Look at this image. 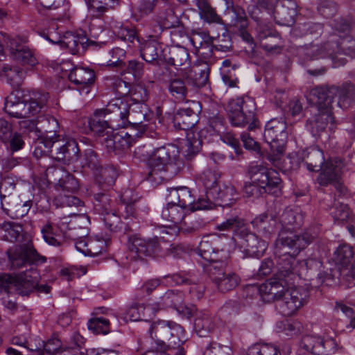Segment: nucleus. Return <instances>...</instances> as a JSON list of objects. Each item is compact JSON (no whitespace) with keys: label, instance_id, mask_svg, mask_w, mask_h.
<instances>
[{"label":"nucleus","instance_id":"f257e3e1","mask_svg":"<svg viewBox=\"0 0 355 355\" xmlns=\"http://www.w3.org/2000/svg\"><path fill=\"white\" fill-rule=\"evenodd\" d=\"M232 242L224 234H213L203 236L198 246L199 255L211 262L208 267L209 277L221 292L234 289L240 282L236 273L225 269L232 252Z\"/></svg>","mask_w":355,"mask_h":355},{"label":"nucleus","instance_id":"f03ea898","mask_svg":"<svg viewBox=\"0 0 355 355\" xmlns=\"http://www.w3.org/2000/svg\"><path fill=\"white\" fill-rule=\"evenodd\" d=\"M317 234L309 230L298 234L291 232L282 231L275 243V254L283 259L284 263H291L290 273L295 274L297 278L312 280L319 277L322 262L313 258L302 261L294 256L313 241Z\"/></svg>","mask_w":355,"mask_h":355},{"label":"nucleus","instance_id":"7ed1b4c3","mask_svg":"<svg viewBox=\"0 0 355 355\" xmlns=\"http://www.w3.org/2000/svg\"><path fill=\"white\" fill-rule=\"evenodd\" d=\"M144 105L138 102H132L130 98H118L108 103L101 113L112 115L111 121H118L116 126L123 128H131L138 130V133L144 132L146 125L143 123L145 114L143 112Z\"/></svg>","mask_w":355,"mask_h":355},{"label":"nucleus","instance_id":"20e7f679","mask_svg":"<svg viewBox=\"0 0 355 355\" xmlns=\"http://www.w3.org/2000/svg\"><path fill=\"white\" fill-rule=\"evenodd\" d=\"M302 161L310 171H318L322 169L318 178L320 185L335 184L340 185L339 181L343 173V164L340 159H334L327 162L323 168L324 157L323 152L316 147H310L302 151Z\"/></svg>","mask_w":355,"mask_h":355},{"label":"nucleus","instance_id":"39448f33","mask_svg":"<svg viewBox=\"0 0 355 355\" xmlns=\"http://www.w3.org/2000/svg\"><path fill=\"white\" fill-rule=\"evenodd\" d=\"M327 90L322 87L312 89L309 94L310 101L318 107V113L307 121L306 128L313 136L318 137L326 128L332 131L336 128L331 112V100L327 96Z\"/></svg>","mask_w":355,"mask_h":355},{"label":"nucleus","instance_id":"423d86ee","mask_svg":"<svg viewBox=\"0 0 355 355\" xmlns=\"http://www.w3.org/2000/svg\"><path fill=\"white\" fill-rule=\"evenodd\" d=\"M40 278L39 272L31 266L28 270L17 275H0V286L7 293L17 292L21 295H27L35 289L41 293H49L50 286L46 284L39 285Z\"/></svg>","mask_w":355,"mask_h":355},{"label":"nucleus","instance_id":"0eeeda50","mask_svg":"<svg viewBox=\"0 0 355 355\" xmlns=\"http://www.w3.org/2000/svg\"><path fill=\"white\" fill-rule=\"evenodd\" d=\"M150 338L144 341V346L148 344L165 347H180L185 340L184 331L178 324L172 321L161 320L153 324L149 329Z\"/></svg>","mask_w":355,"mask_h":355},{"label":"nucleus","instance_id":"6e6552de","mask_svg":"<svg viewBox=\"0 0 355 355\" xmlns=\"http://www.w3.org/2000/svg\"><path fill=\"white\" fill-rule=\"evenodd\" d=\"M178 150L174 146L162 147L150 155L145 150V147L139 148L135 154L141 159L148 160L150 171L148 176L150 180L159 182L164 179L163 174L176 164Z\"/></svg>","mask_w":355,"mask_h":355},{"label":"nucleus","instance_id":"1a4fd4ad","mask_svg":"<svg viewBox=\"0 0 355 355\" xmlns=\"http://www.w3.org/2000/svg\"><path fill=\"white\" fill-rule=\"evenodd\" d=\"M278 272L275 277L266 281L259 286H252L251 288L258 292L263 298L267 300H275L278 302L290 284L295 281V274L290 273L291 263H284L283 259L279 257Z\"/></svg>","mask_w":355,"mask_h":355},{"label":"nucleus","instance_id":"9d476101","mask_svg":"<svg viewBox=\"0 0 355 355\" xmlns=\"http://www.w3.org/2000/svg\"><path fill=\"white\" fill-rule=\"evenodd\" d=\"M47 99L48 94L42 93L34 94L28 101H23L12 93L5 99L4 110L12 117L31 118L40 112Z\"/></svg>","mask_w":355,"mask_h":355},{"label":"nucleus","instance_id":"9b49d317","mask_svg":"<svg viewBox=\"0 0 355 355\" xmlns=\"http://www.w3.org/2000/svg\"><path fill=\"white\" fill-rule=\"evenodd\" d=\"M255 110L254 100L248 96L232 98L227 105V111L232 125L245 127L248 125L250 130H254L257 126Z\"/></svg>","mask_w":355,"mask_h":355},{"label":"nucleus","instance_id":"f8f14e48","mask_svg":"<svg viewBox=\"0 0 355 355\" xmlns=\"http://www.w3.org/2000/svg\"><path fill=\"white\" fill-rule=\"evenodd\" d=\"M309 297L308 291L303 287H291L276 302L278 312L284 316H291L302 307Z\"/></svg>","mask_w":355,"mask_h":355},{"label":"nucleus","instance_id":"ddd939ff","mask_svg":"<svg viewBox=\"0 0 355 355\" xmlns=\"http://www.w3.org/2000/svg\"><path fill=\"white\" fill-rule=\"evenodd\" d=\"M251 182L260 185L268 193H277L280 189L281 180L277 171L263 164H252L248 168Z\"/></svg>","mask_w":355,"mask_h":355},{"label":"nucleus","instance_id":"4468645a","mask_svg":"<svg viewBox=\"0 0 355 355\" xmlns=\"http://www.w3.org/2000/svg\"><path fill=\"white\" fill-rule=\"evenodd\" d=\"M168 191V194L166 198L168 202H174L190 211L207 209L211 207V202H209V200L198 198L196 201L191 191L186 187L170 188Z\"/></svg>","mask_w":355,"mask_h":355},{"label":"nucleus","instance_id":"2eb2a0df","mask_svg":"<svg viewBox=\"0 0 355 355\" xmlns=\"http://www.w3.org/2000/svg\"><path fill=\"white\" fill-rule=\"evenodd\" d=\"M228 239L233 242L232 252L237 245L238 248L251 257H261L267 249V243L259 239L257 236L250 232L246 227L241 232L239 238H230L224 234Z\"/></svg>","mask_w":355,"mask_h":355},{"label":"nucleus","instance_id":"dca6fc26","mask_svg":"<svg viewBox=\"0 0 355 355\" xmlns=\"http://www.w3.org/2000/svg\"><path fill=\"white\" fill-rule=\"evenodd\" d=\"M160 248V245L156 241H146L137 236H132L128 239L125 258L130 261L143 259L146 256L158 252Z\"/></svg>","mask_w":355,"mask_h":355},{"label":"nucleus","instance_id":"f3484780","mask_svg":"<svg viewBox=\"0 0 355 355\" xmlns=\"http://www.w3.org/2000/svg\"><path fill=\"white\" fill-rule=\"evenodd\" d=\"M286 123L280 119H272L266 125L263 133L265 141L278 153H282L284 145L287 137L285 132Z\"/></svg>","mask_w":355,"mask_h":355},{"label":"nucleus","instance_id":"a211bd4d","mask_svg":"<svg viewBox=\"0 0 355 355\" xmlns=\"http://www.w3.org/2000/svg\"><path fill=\"white\" fill-rule=\"evenodd\" d=\"M46 176L50 180L55 183L57 191L65 193H74L78 189V182L69 174L60 167H49L46 169Z\"/></svg>","mask_w":355,"mask_h":355},{"label":"nucleus","instance_id":"6ab92c4d","mask_svg":"<svg viewBox=\"0 0 355 355\" xmlns=\"http://www.w3.org/2000/svg\"><path fill=\"white\" fill-rule=\"evenodd\" d=\"M1 205L3 211L10 217L20 218L26 216L32 206L30 200H22L18 196L1 195Z\"/></svg>","mask_w":355,"mask_h":355},{"label":"nucleus","instance_id":"aec40b11","mask_svg":"<svg viewBox=\"0 0 355 355\" xmlns=\"http://www.w3.org/2000/svg\"><path fill=\"white\" fill-rule=\"evenodd\" d=\"M139 133L136 132L134 135L128 132L121 131L110 135V137H105L104 146L108 152H113L116 155L125 153L135 142V137H138Z\"/></svg>","mask_w":355,"mask_h":355},{"label":"nucleus","instance_id":"412c9836","mask_svg":"<svg viewBox=\"0 0 355 355\" xmlns=\"http://www.w3.org/2000/svg\"><path fill=\"white\" fill-rule=\"evenodd\" d=\"M300 346L315 355H326L335 352L336 343L333 339L324 340L317 336H305Z\"/></svg>","mask_w":355,"mask_h":355},{"label":"nucleus","instance_id":"4be33fe9","mask_svg":"<svg viewBox=\"0 0 355 355\" xmlns=\"http://www.w3.org/2000/svg\"><path fill=\"white\" fill-rule=\"evenodd\" d=\"M9 259L12 268H20L25 266L27 263H43L46 260L45 257L39 254L31 245H26L21 249L20 253H15L10 255Z\"/></svg>","mask_w":355,"mask_h":355},{"label":"nucleus","instance_id":"5701e85b","mask_svg":"<svg viewBox=\"0 0 355 355\" xmlns=\"http://www.w3.org/2000/svg\"><path fill=\"white\" fill-rule=\"evenodd\" d=\"M58 141L57 139L45 144L47 148H51V153L55 159L69 163L77 158V145L74 141L67 142L62 146L56 144Z\"/></svg>","mask_w":355,"mask_h":355},{"label":"nucleus","instance_id":"b1692460","mask_svg":"<svg viewBox=\"0 0 355 355\" xmlns=\"http://www.w3.org/2000/svg\"><path fill=\"white\" fill-rule=\"evenodd\" d=\"M69 78L79 86L78 89L81 93L88 94L89 87L94 81L95 74L92 69L76 67L70 71Z\"/></svg>","mask_w":355,"mask_h":355},{"label":"nucleus","instance_id":"393cba45","mask_svg":"<svg viewBox=\"0 0 355 355\" xmlns=\"http://www.w3.org/2000/svg\"><path fill=\"white\" fill-rule=\"evenodd\" d=\"M324 88L327 90V96L331 98V103L334 96H338V105L341 108H347L355 100V87L353 85L346 84L340 88L336 87H324Z\"/></svg>","mask_w":355,"mask_h":355},{"label":"nucleus","instance_id":"a878e982","mask_svg":"<svg viewBox=\"0 0 355 355\" xmlns=\"http://www.w3.org/2000/svg\"><path fill=\"white\" fill-rule=\"evenodd\" d=\"M189 211V209L182 206L168 202L166 206L163 208L161 216L164 220L170 223L169 225H174L180 230Z\"/></svg>","mask_w":355,"mask_h":355},{"label":"nucleus","instance_id":"bb28decb","mask_svg":"<svg viewBox=\"0 0 355 355\" xmlns=\"http://www.w3.org/2000/svg\"><path fill=\"white\" fill-rule=\"evenodd\" d=\"M196 113L191 108H180L173 119L174 127L178 130H189L198 122Z\"/></svg>","mask_w":355,"mask_h":355},{"label":"nucleus","instance_id":"cd10ccee","mask_svg":"<svg viewBox=\"0 0 355 355\" xmlns=\"http://www.w3.org/2000/svg\"><path fill=\"white\" fill-rule=\"evenodd\" d=\"M116 92L119 95L124 96L123 98H130L132 102H138L141 103L145 102L148 97V90L142 85H137L132 88L130 92L131 96H126L130 92L126 86V83L122 80H117L114 83Z\"/></svg>","mask_w":355,"mask_h":355},{"label":"nucleus","instance_id":"c85d7f7f","mask_svg":"<svg viewBox=\"0 0 355 355\" xmlns=\"http://www.w3.org/2000/svg\"><path fill=\"white\" fill-rule=\"evenodd\" d=\"M216 327V318L207 311L200 312L194 321V329L200 337H206Z\"/></svg>","mask_w":355,"mask_h":355},{"label":"nucleus","instance_id":"c756f323","mask_svg":"<svg viewBox=\"0 0 355 355\" xmlns=\"http://www.w3.org/2000/svg\"><path fill=\"white\" fill-rule=\"evenodd\" d=\"M277 212L276 209L270 207L265 213L257 216L252 224L254 227L260 232L270 233L274 230L277 225Z\"/></svg>","mask_w":355,"mask_h":355},{"label":"nucleus","instance_id":"7c9ffc66","mask_svg":"<svg viewBox=\"0 0 355 355\" xmlns=\"http://www.w3.org/2000/svg\"><path fill=\"white\" fill-rule=\"evenodd\" d=\"M275 13L284 24H293L297 15L296 3L292 0H281L275 6Z\"/></svg>","mask_w":355,"mask_h":355},{"label":"nucleus","instance_id":"2f4dec72","mask_svg":"<svg viewBox=\"0 0 355 355\" xmlns=\"http://www.w3.org/2000/svg\"><path fill=\"white\" fill-rule=\"evenodd\" d=\"M103 110H102L103 111ZM100 111L96 112V116L90 122L89 125L91 128V130L98 135L101 137H102V144L104 146V139L105 137H110V135L114 133V130L113 125H110L108 123V121L110 122H114V121L110 120V117L108 118L107 120L105 119H98V116H103L105 117L107 114H105V116L103 114V113L101 112ZM112 117V115L111 116V118Z\"/></svg>","mask_w":355,"mask_h":355},{"label":"nucleus","instance_id":"473e14b6","mask_svg":"<svg viewBox=\"0 0 355 355\" xmlns=\"http://www.w3.org/2000/svg\"><path fill=\"white\" fill-rule=\"evenodd\" d=\"M347 43H354V42L350 40L348 37L345 38L340 43L339 46H336L338 49L336 52L330 51V50H329L327 53V54L332 59L334 67H337L345 64L346 59L341 56L343 55H348L350 57H355V46L347 45Z\"/></svg>","mask_w":355,"mask_h":355},{"label":"nucleus","instance_id":"72a5a7b5","mask_svg":"<svg viewBox=\"0 0 355 355\" xmlns=\"http://www.w3.org/2000/svg\"><path fill=\"white\" fill-rule=\"evenodd\" d=\"M46 39L54 44H59L62 48L69 50L71 54H76L79 51L80 47L83 48L86 42V38L83 36L77 35L73 33H67L61 40L54 41L49 36Z\"/></svg>","mask_w":355,"mask_h":355},{"label":"nucleus","instance_id":"f704fd0d","mask_svg":"<svg viewBox=\"0 0 355 355\" xmlns=\"http://www.w3.org/2000/svg\"><path fill=\"white\" fill-rule=\"evenodd\" d=\"M219 200L224 206L232 205L239 198V194L234 186L231 184H223L218 187L215 191H211L209 199Z\"/></svg>","mask_w":355,"mask_h":355},{"label":"nucleus","instance_id":"c9c22d12","mask_svg":"<svg viewBox=\"0 0 355 355\" xmlns=\"http://www.w3.org/2000/svg\"><path fill=\"white\" fill-rule=\"evenodd\" d=\"M83 168H89L93 171H96L95 175L102 178L106 179L107 175L111 171L107 168H102L99 166V161L96 154L92 150L85 152L83 161L81 162Z\"/></svg>","mask_w":355,"mask_h":355},{"label":"nucleus","instance_id":"e433bc0d","mask_svg":"<svg viewBox=\"0 0 355 355\" xmlns=\"http://www.w3.org/2000/svg\"><path fill=\"white\" fill-rule=\"evenodd\" d=\"M182 302L183 295L182 293L168 291L155 302L159 311H161L169 308L175 309Z\"/></svg>","mask_w":355,"mask_h":355},{"label":"nucleus","instance_id":"4c0bfd02","mask_svg":"<svg viewBox=\"0 0 355 355\" xmlns=\"http://www.w3.org/2000/svg\"><path fill=\"white\" fill-rule=\"evenodd\" d=\"M245 228L244 220L237 216H231L216 226V230L220 232L233 231L234 234V238H239L241 232Z\"/></svg>","mask_w":355,"mask_h":355},{"label":"nucleus","instance_id":"58836bf2","mask_svg":"<svg viewBox=\"0 0 355 355\" xmlns=\"http://www.w3.org/2000/svg\"><path fill=\"white\" fill-rule=\"evenodd\" d=\"M142 58L147 62L156 60L162 53L160 44L154 40H150L142 44L140 49Z\"/></svg>","mask_w":355,"mask_h":355},{"label":"nucleus","instance_id":"ea45409f","mask_svg":"<svg viewBox=\"0 0 355 355\" xmlns=\"http://www.w3.org/2000/svg\"><path fill=\"white\" fill-rule=\"evenodd\" d=\"M196 6L199 10V15L207 23L221 24L222 19L216 13L215 9L205 0H196Z\"/></svg>","mask_w":355,"mask_h":355},{"label":"nucleus","instance_id":"a19ab883","mask_svg":"<svg viewBox=\"0 0 355 355\" xmlns=\"http://www.w3.org/2000/svg\"><path fill=\"white\" fill-rule=\"evenodd\" d=\"M168 62L175 67L189 65V55L187 49L182 46H174L170 49Z\"/></svg>","mask_w":355,"mask_h":355},{"label":"nucleus","instance_id":"79ce46f5","mask_svg":"<svg viewBox=\"0 0 355 355\" xmlns=\"http://www.w3.org/2000/svg\"><path fill=\"white\" fill-rule=\"evenodd\" d=\"M13 58L24 65L35 66L38 61L34 53L26 46H17L12 53Z\"/></svg>","mask_w":355,"mask_h":355},{"label":"nucleus","instance_id":"37998d69","mask_svg":"<svg viewBox=\"0 0 355 355\" xmlns=\"http://www.w3.org/2000/svg\"><path fill=\"white\" fill-rule=\"evenodd\" d=\"M186 131V140L183 148L187 153V156L190 157L199 151L202 146V140L199 132L193 130L191 128Z\"/></svg>","mask_w":355,"mask_h":355},{"label":"nucleus","instance_id":"c03bdc74","mask_svg":"<svg viewBox=\"0 0 355 355\" xmlns=\"http://www.w3.org/2000/svg\"><path fill=\"white\" fill-rule=\"evenodd\" d=\"M38 123L40 124V128L46 133L45 139L49 140V143L59 137L56 134L59 129V123L55 117L51 116L42 117Z\"/></svg>","mask_w":355,"mask_h":355},{"label":"nucleus","instance_id":"a18cd8bd","mask_svg":"<svg viewBox=\"0 0 355 355\" xmlns=\"http://www.w3.org/2000/svg\"><path fill=\"white\" fill-rule=\"evenodd\" d=\"M218 174L210 169L204 171L200 175V180L203 184L207 191V200H209V197L211 195V191H215L218 187Z\"/></svg>","mask_w":355,"mask_h":355},{"label":"nucleus","instance_id":"49530a36","mask_svg":"<svg viewBox=\"0 0 355 355\" xmlns=\"http://www.w3.org/2000/svg\"><path fill=\"white\" fill-rule=\"evenodd\" d=\"M1 230L5 232L3 236V239L10 242L17 241L21 236L23 232V227L21 225L11 222L3 223Z\"/></svg>","mask_w":355,"mask_h":355},{"label":"nucleus","instance_id":"de8ad7c7","mask_svg":"<svg viewBox=\"0 0 355 355\" xmlns=\"http://www.w3.org/2000/svg\"><path fill=\"white\" fill-rule=\"evenodd\" d=\"M1 76L8 83L14 87L19 86L24 78L23 71L18 67L5 66L3 68Z\"/></svg>","mask_w":355,"mask_h":355},{"label":"nucleus","instance_id":"09e8293b","mask_svg":"<svg viewBox=\"0 0 355 355\" xmlns=\"http://www.w3.org/2000/svg\"><path fill=\"white\" fill-rule=\"evenodd\" d=\"M171 94L178 101H184L187 94L184 81L180 78L171 79L168 85Z\"/></svg>","mask_w":355,"mask_h":355},{"label":"nucleus","instance_id":"8fccbe9b","mask_svg":"<svg viewBox=\"0 0 355 355\" xmlns=\"http://www.w3.org/2000/svg\"><path fill=\"white\" fill-rule=\"evenodd\" d=\"M41 231L43 239L48 244L53 246L60 245L62 236L56 227H54L51 224H46Z\"/></svg>","mask_w":355,"mask_h":355},{"label":"nucleus","instance_id":"3c124183","mask_svg":"<svg viewBox=\"0 0 355 355\" xmlns=\"http://www.w3.org/2000/svg\"><path fill=\"white\" fill-rule=\"evenodd\" d=\"M111 28L114 34H116L121 40L133 42L135 40L139 42V40L136 37L135 31L132 28L124 26L120 23L115 22L111 25Z\"/></svg>","mask_w":355,"mask_h":355},{"label":"nucleus","instance_id":"603ef678","mask_svg":"<svg viewBox=\"0 0 355 355\" xmlns=\"http://www.w3.org/2000/svg\"><path fill=\"white\" fill-rule=\"evenodd\" d=\"M302 220V216L292 209H286L283 214L281 215L279 218V222L284 227V228L280 231L281 233L282 231L291 232V230L288 228L286 229V226L293 225L294 224L300 225V223ZM293 232V231H291ZM294 233V232H293ZM295 234H296L295 232ZM280 234H279V235Z\"/></svg>","mask_w":355,"mask_h":355},{"label":"nucleus","instance_id":"864d4df0","mask_svg":"<svg viewBox=\"0 0 355 355\" xmlns=\"http://www.w3.org/2000/svg\"><path fill=\"white\" fill-rule=\"evenodd\" d=\"M279 352L275 346L265 343H256L250 346L247 355H279Z\"/></svg>","mask_w":355,"mask_h":355},{"label":"nucleus","instance_id":"5fc2aeb1","mask_svg":"<svg viewBox=\"0 0 355 355\" xmlns=\"http://www.w3.org/2000/svg\"><path fill=\"white\" fill-rule=\"evenodd\" d=\"M114 0H89L88 8L92 16L98 17L101 16L109 7H112Z\"/></svg>","mask_w":355,"mask_h":355},{"label":"nucleus","instance_id":"6e6d98bb","mask_svg":"<svg viewBox=\"0 0 355 355\" xmlns=\"http://www.w3.org/2000/svg\"><path fill=\"white\" fill-rule=\"evenodd\" d=\"M88 328L94 334H107L110 331V322L102 317L94 318L89 320Z\"/></svg>","mask_w":355,"mask_h":355},{"label":"nucleus","instance_id":"4d7b16f0","mask_svg":"<svg viewBox=\"0 0 355 355\" xmlns=\"http://www.w3.org/2000/svg\"><path fill=\"white\" fill-rule=\"evenodd\" d=\"M113 205L114 202L107 195L101 194L98 195L97 203L95 205V207L96 210L105 216L114 211Z\"/></svg>","mask_w":355,"mask_h":355},{"label":"nucleus","instance_id":"13d9d810","mask_svg":"<svg viewBox=\"0 0 355 355\" xmlns=\"http://www.w3.org/2000/svg\"><path fill=\"white\" fill-rule=\"evenodd\" d=\"M109 54L111 58L107 62V65L111 67H119L121 68L125 66L123 60L125 58V51L121 48L112 49Z\"/></svg>","mask_w":355,"mask_h":355},{"label":"nucleus","instance_id":"bf43d9fd","mask_svg":"<svg viewBox=\"0 0 355 355\" xmlns=\"http://www.w3.org/2000/svg\"><path fill=\"white\" fill-rule=\"evenodd\" d=\"M103 220L105 225L112 232H116L123 230H125V227H123L120 218L115 214L114 211L103 216Z\"/></svg>","mask_w":355,"mask_h":355},{"label":"nucleus","instance_id":"052dcab7","mask_svg":"<svg viewBox=\"0 0 355 355\" xmlns=\"http://www.w3.org/2000/svg\"><path fill=\"white\" fill-rule=\"evenodd\" d=\"M337 260L343 264H347L354 257V251L352 246L343 244L340 245L336 251Z\"/></svg>","mask_w":355,"mask_h":355},{"label":"nucleus","instance_id":"680f3d73","mask_svg":"<svg viewBox=\"0 0 355 355\" xmlns=\"http://www.w3.org/2000/svg\"><path fill=\"white\" fill-rule=\"evenodd\" d=\"M144 304H135L126 311V318L131 321L144 320Z\"/></svg>","mask_w":355,"mask_h":355},{"label":"nucleus","instance_id":"e2e57ef3","mask_svg":"<svg viewBox=\"0 0 355 355\" xmlns=\"http://www.w3.org/2000/svg\"><path fill=\"white\" fill-rule=\"evenodd\" d=\"M203 355H232V349L227 346L212 343L205 349Z\"/></svg>","mask_w":355,"mask_h":355},{"label":"nucleus","instance_id":"0e129e2a","mask_svg":"<svg viewBox=\"0 0 355 355\" xmlns=\"http://www.w3.org/2000/svg\"><path fill=\"white\" fill-rule=\"evenodd\" d=\"M87 252L92 255L96 256L105 250L106 245L103 240L92 239L86 244Z\"/></svg>","mask_w":355,"mask_h":355},{"label":"nucleus","instance_id":"69168bd1","mask_svg":"<svg viewBox=\"0 0 355 355\" xmlns=\"http://www.w3.org/2000/svg\"><path fill=\"white\" fill-rule=\"evenodd\" d=\"M61 347V342L58 338H52L43 343L42 352L39 355H55Z\"/></svg>","mask_w":355,"mask_h":355},{"label":"nucleus","instance_id":"338daca9","mask_svg":"<svg viewBox=\"0 0 355 355\" xmlns=\"http://www.w3.org/2000/svg\"><path fill=\"white\" fill-rule=\"evenodd\" d=\"M87 272V269L85 267L78 268L76 266L63 268L60 271L61 275L67 280L69 281L74 277H79Z\"/></svg>","mask_w":355,"mask_h":355},{"label":"nucleus","instance_id":"774afa93","mask_svg":"<svg viewBox=\"0 0 355 355\" xmlns=\"http://www.w3.org/2000/svg\"><path fill=\"white\" fill-rule=\"evenodd\" d=\"M122 205H121V208L124 209L125 216L124 217L128 218L129 217L133 216L135 212V200H132L129 199V196L128 195V192H125L121 196Z\"/></svg>","mask_w":355,"mask_h":355}]
</instances>
